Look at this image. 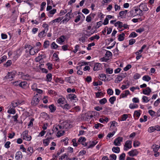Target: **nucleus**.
<instances>
[{"instance_id":"f257e3e1","label":"nucleus","mask_w":160,"mask_h":160,"mask_svg":"<svg viewBox=\"0 0 160 160\" xmlns=\"http://www.w3.org/2000/svg\"><path fill=\"white\" fill-rule=\"evenodd\" d=\"M67 98L68 100L73 102H76L78 101V99L76 96L73 94H70L67 96Z\"/></svg>"},{"instance_id":"f03ea898","label":"nucleus","mask_w":160,"mask_h":160,"mask_svg":"<svg viewBox=\"0 0 160 160\" xmlns=\"http://www.w3.org/2000/svg\"><path fill=\"white\" fill-rule=\"evenodd\" d=\"M39 95L38 94H36L33 97L32 100L31 102L32 104L33 105L36 106L38 103L39 101Z\"/></svg>"},{"instance_id":"7ed1b4c3","label":"nucleus","mask_w":160,"mask_h":160,"mask_svg":"<svg viewBox=\"0 0 160 160\" xmlns=\"http://www.w3.org/2000/svg\"><path fill=\"white\" fill-rule=\"evenodd\" d=\"M132 142L131 141H127L124 145V150L127 151L128 149L131 148H132Z\"/></svg>"},{"instance_id":"20e7f679","label":"nucleus","mask_w":160,"mask_h":160,"mask_svg":"<svg viewBox=\"0 0 160 160\" xmlns=\"http://www.w3.org/2000/svg\"><path fill=\"white\" fill-rule=\"evenodd\" d=\"M122 138L118 137L114 140V143L116 146H120L121 145V142H122Z\"/></svg>"},{"instance_id":"39448f33","label":"nucleus","mask_w":160,"mask_h":160,"mask_svg":"<svg viewBox=\"0 0 160 160\" xmlns=\"http://www.w3.org/2000/svg\"><path fill=\"white\" fill-rule=\"evenodd\" d=\"M140 9L142 10L143 11H147L148 8L147 6V3H142L139 6Z\"/></svg>"},{"instance_id":"423d86ee","label":"nucleus","mask_w":160,"mask_h":160,"mask_svg":"<svg viewBox=\"0 0 160 160\" xmlns=\"http://www.w3.org/2000/svg\"><path fill=\"white\" fill-rule=\"evenodd\" d=\"M138 153V152L136 149L132 150L128 152L129 155L131 157L137 156Z\"/></svg>"},{"instance_id":"0eeeda50","label":"nucleus","mask_w":160,"mask_h":160,"mask_svg":"<svg viewBox=\"0 0 160 160\" xmlns=\"http://www.w3.org/2000/svg\"><path fill=\"white\" fill-rule=\"evenodd\" d=\"M28 48L29 49V53L31 55H34L36 53V52L33 49V47L30 45H27L26 46V48Z\"/></svg>"},{"instance_id":"6e6552de","label":"nucleus","mask_w":160,"mask_h":160,"mask_svg":"<svg viewBox=\"0 0 160 160\" xmlns=\"http://www.w3.org/2000/svg\"><path fill=\"white\" fill-rule=\"evenodd\" d=\"M101 64L100 63H95L93 68V70L94 71L99 70L101 68Z\"/></svg>"},{"instance_id":"1a4fd4ad","label":"nucleus","mask_w":160,"mask_h":160,"mask_svg":"<svg viewBox=\"0 0 160 160\" xmlns=\"http://www.w3.org/2000/svg\"><path fill=\"white\" fill-rule=\"evenodd\" d=\"M22 157V155L21 152H18L16 153L15 156L16 160H20Z\"/></svg>"},{"instance_id":"9d476101","label":"nucleus","mask_w":160,"mask_h":160,"mask_svg":"<svg viewBox=\"0 0 160 160\" xmlns=\"http://www.w3.org/2000/svg\"><path fill=\"white\" fill-rule=\"evenodd\" d=\"M151 92V89L148 87L147 88L145 89H144L142 92L144 94L147 95H149Z\"/></svg>"},{"instance_id":"9b49d317","label":"nucleus","mask_w":160,"mask_h":160,"mask_svg":"<svg viewBox=\"0 0 160 160\" xmlns=\"http://www.w3.org/2000/svg\"><path fill=\"white\" fill-rule=\"evenodd\" d=\"M16 111L14 109V108L11 106L9 108V109L8 111V112L10 114H14L16 113Z\"/></svg>"},{"instance_id":"f8f14e48","label":"nucleus","mask_w":160,"mask_h":160,"mask_svg":"<svg viewBox=\"0 0 160 160\" xmlns=\"http://www.w3.org/2000/svg\"><path fill=\"white\" fill-rule=\"evenodd\" d=\"M22 77L23 79L26 80H29L31 79V76L28 74H23L22 75Z\"/></svg>"},{"instance_id":"ddd939ff","label":"nucleus","mask_w":160,"mask_h":160,"mask_svg":"<svg viewBox=\"0 0 160 160\" xmlns=\"http://www.w3.org/2000/svg\"><path fill=\"white\" fill-rule=\"evenodd\" d=\"M61 106L64 109L66 110H68L70 109L71 108V105H69L68 104H66L64 105H61Z\"/></svg>"},{"instance_id":"4468645a","label":"nucleus","mask_w":160,"mask_h":160,"mask_svg":"<svg viewBox=\"0 0 160 160\" xmlns=\"http://www.w3.org/2000/svg\"><path fill=\"white\" fill-rule=\"evenodd\" d=\"M66 80L67 82L70 83H73L74 82V80L73 79V77H71L66 78Z\"/></svg>"},{"instance_id":"2eb2a0df","label":"nucleus","mask_w":160,"mask_h":160,"mask_svg":"<svg viewBox=\"0 0 160 160\" xmlns=\"http://www.w3.org/2000/svg\"><path fill=\"white\" fill-rule=\"evenodd\" d=\"M49 108L51 112H54L56 110V107L53 104H52L49 106Z\"/></svg>"},{"instance_id":"dca6fc26","label":"nucleus","mask_w":160,"mask_h":160,"mask_svg":"<svg viewBox=\"0 0 160 160\" xmlns=\"http://www.w3.org/2000/svg\"><path fill=\"white\" fill-rule=\"evenodd\" d=\"M112 151L115 153H118L120 151V148L118 147H113L112 148Z\"/></svg>"},{"instance_id":"f3484780","label":"nucleus","mask_w":160,"mask_h":160,"mask_svg":"<svg viewBox=\"0 0 160 160\" xmlns=\"http://www.w3.org/2000/svg\"><path fill=\"white\" fill-rule=\"evenodd\" d=\"M46 31L43 30L40 32L38 34V36L40 38H42L46 36Z\"/></svg>"},{"instance_id":"a211bd4d","label":"nucleus","mask_w":160,"mask_h":160,"mask_svg":"<svg viewBox=\"0 0 160 160\" xmlns=\"http://www.w3.org/2000/svg\"><path fill=\"white\" fill-rule=\"evenodd\" d=\"M125 34L124 33H122V34L119 35L118 38V40L119 41H122L124 39V36Z\"/></svg>"},{"instance_id":"6ab92c4d","label":"nucleus","mask_w":160,"mask_h":160,"mask_svg":"<svg viewBox=\"0 0 160 160\" xmlns=\"http://www.w3.org/2000/svg\"><path fill=\"white\" fill-rule=\"evenodd\" d=\"M14 77V76L12 74V73L8 72L7 75L5 77L6 79H12Z\"/></svg>"},{"instance_id":"aec40b11","label":"nucleus","mask_w":160,"mask_h":160,"mask_svg":"<svg viewBox=\"0 0 160 160\" xmlns=\"http://www.w3.org/2000/svg\"><path fill=\"white\" fill-rule=\"evenodd\" d=\"M160 146L158 145H153L152 146L153 151L154 152H156L159 148Z\"/></svg>"},{"instance_id":"412c9836","label":"nucleus","mask_w":160,"mask_h":160,"mask_svg":"<svg viewBox=\"0 0 160 160\" xmlns=\"http://www.w3.org/2000/svg\"><path fill=\"white\" fill-rule=\"evenodd\" d=\"M52 78V75L51 73H48L46 76V81L48 82L51 81Z\"/></svg>"},{"instance_id":"4be33fe9","label":"nucleus","mask_w":160,"mask_h":160,"mask_svg":"<svg viewBox=\"0 0 160 160\" xmlns=\"http://www.w3.org/2000/svg\"><path fill=\"white\" fill-rule=\"evenodd\" d=\"M116 98L115 96H113L110 98L109 101L111 104H113L114 101H116Z\"/></svg>"},{"instance_id":"5701e85b","label":"nucleus","mask_w":160,"mask_h":160,"mask_svg":"<svg viewBox=\"0 0 160 160\" xmlns=\"http://www.w3.org/2000/svg\"><path fill=\"white\" fill-rule=\"evenodd\" d=\"M151 79V78L148 75L144 76L142 78L143 80L147 82H148Z\"/></svg>"},{"instance_id":"b1692460","label":"nucleus","mask_w":160,"mask_h":160,"mask_svg":"<svg viewBox=\"0 0 160 160\" xmlns=\"http://www.w3.org/2000/svg\"><path fill=\"white\" fill-rule=\"evenodd\" d=\"M27 83L26 82H20V87L22 88H25L27 86Z\"/></svg>"},{"instance_id":"393cba45","label":"nucleus","mask_w":160,"mask_h":160,"mask_svg":"<svg viewBox=\"0 0 160 160\" xmlns=\"http://www.w3.org/2000/svg\"><path fill=\"white\" fill-rule=\"evenodd\" d=\"M62 19L60 17H59L54 20H52L50 22V23L51 24H52L54 22H59Z\"/></svg>"},{"instance_id":"a878e982","label":"nucleus","mask_w":160,"mask_h":160,"mask_svg":"<svg viewBox=\"0 0 160 160\" xmlns=\"http://www.w3.org/2000/svg\"><path fill=\"white\" fill-rule=\"evenodd\" d=\"M138 105L135 104H130L129 105V108L131 109L137 108L138 107Z\"/></svg>"},{"instance_id":"bb28decb","label":"nucleus","mask_w":160,"mask_h":160,"mask_svg":"<svg viewBox=\"0 0 160 160\" xmlns=\"http://www.w3.org/2000/svg\"><path fill=\"white\" fill-rule=\"evenodd\" d=\"M59 41L60 43H62L64 41L65 39V37L63 35L61 36L60 38H59Z\"/></svg>"},{"instance_id":"cd10ccee","label":"nucleus","mask_w":160,"mask_h":160,"mask_svg":"<svg viewBox=\"0 0 160 160\" xmlns=\"http://www.w3.org/2000/svg\"><path fill=\"white\" fill-rule=\"evenodd\" d=\"M122 80V78L120 77V75H118V77L116 78V79L115 81V83H118L120 81H121Z\"/></svg>"},{"instance_id":"c85d7f7f","label":"nucleus","mask_w":160,"mask_h":160,"mask_svg":"<svg viewBox=\"0 0 160 160\" xmlns=\"http://www.w3.org/2000/svg\"><path fill=\"white\" fill-rule=\"evenodd\" d=\"M107 102V100L105 98L101 99L99 101V103L103 105L105 104Z\"/></svg>"},{"instance_id":"c756f323","label":"nucleus","mask_w":160,"mask_h":160,"mask_svg":"<svg viewBox=\"0 0 160 160\" xmlns=\"http://www.w3.org/2000/svg\"><path fill=\"white\" fill-rule=\"evenodd\" d=\"M142 102H149L150 99H148V98L147 96H144L142 98Z\"/></svg>"},{"instance_id":"7c9ffc66","label":"nucleus","mask_w":160,"mask_h":160,"mask_svg":"<svg viewBox=\"0 0 160 160\" xmlns=\"http://www.w3.org/2000/svg\"><path fill=\"white\" fill-rule=\"evenodd\" d=\"M97 142H95L94 141H93L89 145V146L88 147V148H92L93 147H94L96 144L97 143Z\"/></svg>"},{"instance_id":"2f4dec72","label":"nucleus","mask_w":160,"mask_h":160,"mask_svg":"<svg viewBox=\"0 0 160 160\" xmlns=\"http://www.w3.org/2000/svg\"><path fill=\"white\" fill-rule=\"evenodd\" d=\"M113 72V69L110 68H108L106 69V72L107 73L111 74Z\"/></svg>"},{"instance_id":"473e14b6","label":"nucleus","mask_w":160,"mask_h":160,"mask_svg":"<svg viewBox=\"0 0 160 160\" xmlns=\"http://www.w3.org/2000/svg\"><path fill=\"white\" fill-rule=\"evenodd\" d=\"M112 54L111 52L109 51H106V53H105V57L107 58H109V57L111 56Z\"/></svg>"},{"instance_id":"72a5a7b5","label":"nucleus","mask_w":160,"mask_h":160,"mask_svg":"<svg viewBox=\"0 0 160 160\" xmlns=\"http://www.w3.org/2000/svg\"><path fill=\"white\" fill-rule=\"evenodd\" d=\"M128 118V116L127 114H123L121 117V121H125Z\"/></svg>"},{"instance_id":"f704fd0d","label":"nucleus","mask_w":160,"mask_h":160,"mask_svg":"<svg viewBox=\"0 0 160 160\" xmlns=\"http://www.w3.org/2000/svg\"><path fill=\"white\" fill-rule=\"evenodd\" d=\"M43 55H41L38 57H37L36 58V61L37 62H38L40 61L42 59Z\"/></svg>"},{"instance_id":"c9c22d12","label":"nucleus","mask_w":160,"mask_h":160,"mask_svg":"<svg viewBox=\"0 0 160 160\" xmlns=\"http://www.w3.org/2000/svg\"><path fill=\"white\" fill-rule=\"evenodd\" d=\"M125 154L124 153H123L120 155L119 160H124L125 157Z\"/></svg>"},{"instance_id":"e433bc0d","label":"nucleus","mask_w":160,"mask_h":160,"mask_svg":"<svg viewBox=\"0 0 160 160\" xmlns=\"http://www.w3.org/2000/svg\"><path fill=\"white\" fill-rule=\"evenodd\" d=\"M86 140L85 138L83 137H81L78 139V141L79 142H84Z\"/></svg>"},{"instance_id":"4c0bfd02","label":"nucleus","mask_w":160,"mask_h":160,"mask_svg":"<svg viewBox=\"0 0 160 160\" xmlns=\"http://www.w3.org/2000/svg\"><path fill=\"white\" fill-rule=\"evenodd\" d=\"M48 139H46L43 140V142L45 146H48L49 144V140H48Z\"/></svg>"},{"instance_id":"58836bf2","label":"nucleus","mask_w":160,"mask_h":160,"mask_svg":"<svg viewBox=\"0 0 160 160\" xmlns=\"http://www.w3.org/2000/svg\"><path fill=\"white\" fill-rule=\"evenodd\" d=\"M42 27L45 28L44 30L46 31V32H47L48 29V25L46 23H44L42 25Z\"/></svg>"},{"instance_id":"ea45409f","label":"nucleus","mask_w":160,"mask_h":160,"mask_svg":"<svg viewBox=\"0 0 160 160\" xmlns=\"http://www.w3.org/2000/svg\"><path fill=\"white\" fill-rule=\"evenodd\" d=\"M49 45V42L48 41H46L44 42L43 46L44 48H47Z\"/></svg>"},{"instance_id":"a19ab883","label":"nucleus","mask_w":160,"mask_h":160,"mask_svg":"<svg viewBox=\"0 0 160 160\" xmlns=\"http://www.w3.org/2000/svg\"><path fill=\"white\" fill-rule=\"evenodd\" d=\"M137 36V34L134 32H132L129 35V38H134Z\"/></svg>"},{"instance_id":"79ce46f5","label":"nucleus","mask_w":160,"mask_h":160,"mask_svg":"<svg viewBox=\"0 0 160 160\" xmlns=\"http://www.w3.org/2000/svg\"><path fill=\"white\" fill-rule=\"evenodd\" d=\"M140 77V75L138 73H135L133 76V78L135 79H139Z\"/></svg>"},{"instance_id":"37998d69","label":"nucleus","mask_w":160,"mask_h":160,"mask_svg":"<svg viewBox=\"0 0 160 160\" xmlns=\"http://www.w3.org/2000/svg\"><path fill=\"white\" fill-rule=\"evenodd\" d=\"M155 131L154 127H151L148 128V131L149 132H152Z\"/></svg>"},{"instance_id":"c03bdc74","label":"nucleus","mask_w":160,"mask_h":160,"mask_svg":"<svg viewBox=\"0 0 160 160\" xmlns=\"http://www.w3.org/2000/svg\"><path fill=\"white\" fill-rule=\"evenodd\" d=\"M58 46V45L54 42H52L51 44V47L52 48L56 49Z\"/></svg>"},{"instance_id":"a18cd8bd","label":"nucleus","mask_w":160,"mask_h":160,"mask_svg":"<svg viewBox=\"0 0 160 160\" xmlns=\"http://www.w3.org/2000/svg\"><path fill=\"white\" fill-rule=\"evenodd\" d=\"M140 144V143L138 141H135L133 143L134 147L139 146Z\"/></svg>"},{"instance_id":"49530a36","label":"nucleus","mask_w":160,"mask_h":160,"mask_svg":"<svg viewBox=\"0 0 160 160\" xmlns=\"http://www.w3.org/2000/svg\"><path fill=\"white\" fill-rule=\"evenodd\" d=\"M140 110L135 111L134 112V115H136L137 117H139L140 115Z\"/></svg>"},{"instance_id":"de8ad7c7","label":"nucleus","mask_w":160,"mask_h":160,"mask_svg":"<svg viewBox=\"0 0 160 160\" xmlns=\"http://www.w3.org/2000/svg\"><path fill=\"white\" fill-rule=\"evenodd\" d=\"M12 63V61L11 60H8L6 63L5 64V65L7 67L10 66Z\"/></svg>"},{"instance_id":"09e8293b","label":"nucleus","mask_w":160,"mask_h":160,"mask_svg":"<svg viewBox=\"0 0 160 160\" xmlns=\"http://www.w3.org/2000/svg\"><path fill=\"white\" fill-rule=\"evenodd\" d=\"M28 131H25L23 132L22 135V136L23 137V138H25L28 135Z\"/></svg>"},{"instance_id":"8fccbe9b","label":"nucleus","mask_w":160,"mask_h":160,"mask_svg":"<svg viewBox=\"0 0 160 160\" xmlns=\"http://www.w3.org/2000/svg\"><path fill=\"white\" fill-rule=\"evenodd\" d=\"M81 16L80 15H78L76 17V18L74 20L75 22H78L80 20Z\"/></svg>"},{"instance_id":"3c124183","label":"nucleus","mask_w":160,"mask_h":160,"mask_svg":"<svg viewBox=\"0 0 160 160\" xmlns=\"http://www.w3.org/2000/svg\"><path fill=\"white\" fill-rule=\"evenodd\" d=\"M107 93L110 95H112L113 94V92L112 89L111 88H109L107 90Z\"/></svg>"},{"instance_id":"603ef678","label":"nucleus","mask_w":160,"mask_h":160,"mask_svg":"<svg viewBox=\"0 0 160 160\" xmlns=\"http://www.w3.org/2000/svg\"><path fill=\"white\" fill-rule=\"evenodd\" d=\"M132 66L130 64L128 65L125 67L124 68V70L125 71H127L129 69L131 68Z\"/></svg>"},{"instance_id":"864d4df0","label":"nucleus","mask_w":160,"mask_h":160,"mask_svg":"<svg viewBox=\"0 0 160 160\" xmlns=\"http://www.w3.org/2000/svg\"><path fill=\"white\" fill-rule=\"evenodd\" d=\"M11 144L10 142L8 141L5 143L4 147L7 148H8L10 147V145Z\"/></svg>"},{"instance_id":"5fc2aeb1","label":"nucleus","mask_w":160,"mask_h":160,"mask_svg":"<svg viewBox=\"0 0 160 160\" xmlns=\"http://www.w3.org/2000/svg\"><path fill=\"white\" fill-rule=\"evenodd\" d=\"M66 18L61 22L62 23H64L65 22H68L71 18H68L65 17Z\"/></svg>"},{"instance_id":"6e6d98bb","label":"nucleus","mask_w":160,"mask_h":160,"mask_svg":"<svg viewBox=\"0 0 160 160\" xmlns=\"http://www.w3.org/2000/svg\"><path fill=\"white\" fill-rule=\"evenodd\" d=\"M7 57L5 56L2 57L0 59V63L4 62L6 59Z\"/></svg>"},{"instance_id":"4d7b16f0","label":"nucleus","mask_w":160,"mask_h":160,"mask_svg":"<svg viewBox=\"0 0 160 160\" xmlns=\"http://www.w3.org/2000/svg\"><path fill=\"white\" fill-rule=\"evenodd\" d=\"M88 64V63L87 62H79L78 63V65H79V66L81 67V66L84 65H86Z\"/></svg>"},{"instance_id":"13d9d810","label":"nucleus","mask_w":160,"mask_h":160,"mask_svg":"<svg viewBox=\"0 0 160 160\" xmlns=\"http://www.w3.org/2000/svg\"><path fill=\"white\" fill-rule=\"evenodd\" d=\"M20 81H17L12 82L13 85L15 86H20Z\"/></svg>"},{"instance_id":"bf43d9fd","label":"nucleus","mask_w":160,"mask_h":160,"mask_svg":"<svg viewBox=\"0 0 160 160\" xmlns=\"http://www.w3.org/2000/svg\"><path fill=\"white\" fill-rule=\"evenodd\" d=\"M82 12L85 14H87L89 13V10L87 8H84L82 10Z\"/></svg>"},{"instance_id":"052dcab7","label":"nucleus","mask_w":160,"mask_h":160,"mask_svg":"<svg viewBox=\"0 0 160 160\" xmlns=\"http://www.w3.org/2000/svg\"><path fill=\"white\" fill-rule=\"evenodd\" d=\"M18 115L17 114H16L15 115L12 116V118L14 119V121L16 122H18Z\"/></svg>"},{"instance_id":"680f3d73","label":"nucleus","mask_w":160,"mask_h":160,"mask_svg":"<svg viewBox=\"0 0 160 160\" xmlns=\"http://www.w3.org/2000/svg\"><path fill=\"white\" fill-rule=\"evenodd\" d=\"M135 40L134 39H131L129 41V45H132L135 42Z\"/></svg>"},{"instance_id":"e2e57ef3","label":"nucleus","mask_w":160,"mask_h":160,"mask_svg":"<svg viewBox=\"0 0 160 160\" xmlns=\"http://www.w3.org/2000/svg\"><path fill=\"white\" fill-rule=\"evenodd\" d=\"M160 102V98L158 99L154 103V105L155 106H157Z\"/></svg>"},{"instance_id":"0e129e2a","label":"nucleus","mask_w":160,"mask_h":160,"mask_svg":"<svg viewBox=\"0 0 160 160\" xmlns=\"http://www.w3.org/2000/svg\"><path fill=\"white\" fill-rule=\"evenodd\" d=\"M132 102L134 103H138L139 102V100L138 98H134L132 99Z\"/></svg>"},{"instance_id":"69168bd1","label":"nucleus","mask_w":160,"mask_h":160,"mask_svg":"<svg viewBox=\"0 0 160 160\" xmlns=\"http://www.w3.org/2000/svg\"><path fill=\"white\" fill-rule=\"evenodd\" d=\"M28 151L30 152V153H28V154H30V155H31V154L33 152V149H32V148L31 147H29L28 149Z\"/></svg>"},{"instance_id":"338daca9","label":"nucleus","mask_w":160,"mask_h":160,"mask_svg":"<svg viewBox=\"0 0 160 160\" xmlns=\"http://www.w3.org/2000/svg\"><path fill=\"white\" fill-rule=\"evenodd\" d=\"M75 89L74 88H73L72 89L70 88H68L67 89V92H75Z\"/></svg>"},{"instance_id":"774afa93","label":"nucleus","mask_w":160,"mask_h":160,"mask_svg":"<svg viewBox=\"0 0 160 160\" xmlns=\"http://www.w3.org/2000/svg\"><path fill=\"white\" fill-rule=\"evenodd\" d=\"M31 138H32V137H31V136L28 135L25 138H24L23 139H25L26 140L28 141H30L31 139Z\"/></svg>"}]
</instances>
